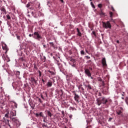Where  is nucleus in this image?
Instances as JSON below:
<instances>
[{
  "label": "nucleus",
  "instance_id": "nucleus-7",
  "mask_svg": "<svg viewBox=\"0 0 128 128\" xmlns=\"http://www.w3.org/2000/svg\"><path fill=\"white\" fill-rule=\"evenodd\" d=\"M16 116V110L10 111V118H12V116Z\"/></svg>",
  "mask_w": 128,
  "mask_h": 128
},
{
  "label": "nucleus",
  "instance_id": "nucleus-56",
  "mask_svg": "<svg viewBox=\"0 0 128 128\" xmlns=\"http://www.w3.org/2000/svg\"><path fill=\"white\" fill-rule=\"evenodd\" d=\"M80 86H79V88H80Z\"/></svg>",
  "mask_w": 128,
  "mask_h": 128
},
{
  "label": "nucleus",
  "instance_id": "nucleus-53",
  "mask_svg": "<svg viewBox=\"0 0 128 128\" xmlns=\"http://www.w3.org/2000/svg\"><path fill=\"white\" fill-rule=\"evenodd\" d=\"M45 94H46V96H47V94H46V93H45Z\"/></svg>",
  "mask_w": 128,
  "mask_h": 128
},
{
  "label": "nucleus",
  "instance_id": "nucleus-26",
  "mask_svg": "<svg viewBox=\"0 0 128 128\" xmlns=\"http://www.w3.org/2000/svg\"><path fill=\"white\" fill-rule=\"evenodd\" d=\"M19 60H20V62H24V60L23 58H19Z\"/></svg>",
  "mask_w": 128,
  "mask_h": 128
},
{
  "label": "nucleus",
  "instance_id": "nucleus-12",
  "mask_svg": "<svg viewBox=\"0 0 128 128\" xmlns=\"http://www.w3.org/2000/svg\"><path fill=\"white\" fill-rule=\"evenodd\" d=\"M46 86L48 88H50L52 86V82H48L46 84Z\"/></svg>",
  "mask_w": 128,
  "mask_h": 128
},
{
  "label": "nucleus",
  "instance_id": "nucleus-38",
  "mask_svg": "<svg viewBox=\"0 0 128 128\" xmlns=\"http://www.w3.org/2000/svg\"><path fill=\"white\" fill-rule=\"evenodd\" d=\"M42 82L44 84L45 81L44 79H42Z\"/></svg>",
  "mask_w": 128,
  "mask_h": 128
},
{
  "label": "nucleus",
  "instance_id": "nucleus-49",
  "mask_svg": "<svg viewBox=\"0 0 128 128\" xmlns=\"http://www.w3.org/2000/svg\"><path fill=\"white\" fill-rule=\"evenodd\" d=\"M44 48H46V45H44Z\"/></svg>",
  "mask_w": 128,
  "mask_h": 128
},
{
  "label": "nucleus",
  "instance_id": "nucleus-41",
  "mask_svg": "<svg viewBox=\"0 0 128 128\" xmlns=\"http://www.w3.org/2000/svg\"><path fill=\"white\" fill-rule=\"evenodd\" d=\"M112 120V118H109V122H110V120Z\"/></svg>",
  "mask_w": 128,
  "mask_h": 128
},
{
  "label": "nucleus",
  "instance_id": "nucleus-8",
  "mask_svg": "<svg viewBox=\"0 0 128 128\" xmlns=\"http://www.w3.org/2000/svg\"><path fill=\"white\" fill-rule=\"evenodd\" d=\"M2 122H5V124H8V126H10V120H6V118L4 117L2 118Z\"/></svg>",
  "mask_w": 128,
  "mask_h": 128
},
{
  "label": "nucleus",
  "instance_id": "nucleus-54",
  "mask_svg": "<svg viewBox=\"0 0 128 128\" xmlns=\"http://www.w3.org/2000/svg\"><path fill=\"white\" fill-rule=\"evenodd\" d=\"M44 122H46V120H44Z\"/></svg>",
  "mask_w": 128,
  "mask_h": 128
},
{
  "label": "nucleus",
  "instance_id": "nucleus-36",
  "mask_svg": "<svg viewBox=\"0 0 128 128\" xmlns=\"http://www.w3.org/2000/svg\"><path fill=\"white\" fill-rule=\"evenodd\" d=\"M39 76H42V72L40 71H39Z\"/></svg>",
  "mask_w": 128,
  "mask_h": 128
},
{
  "label": "nucleus",
  "instance_id": "nucleus-32",
  "mask_svg": "<svg viewBox=\"0 0 128 128\" xmlns=\"http://www.w3.org/2000/svg\"><path fill=\"white\" fill-rule=\"evenodd\" d=\"M85 58H86L87 60H90V57L88 56H86Z\"/></svg>",
  "mask_w": 128,
  "mask_h": 128
},
{
  "label": "nucleus",
  "instance_id": "nucleus-11",
  "mask_svg": "<svg viewBox=\"0 0 128 128\" xmlns=\"http://www.w3.org/2000/svg\"><path fill=\"white\" fill-rule=\"evenodd\" d=\"M31 80L32 84H35L37 82L36 80V79L34 77H31V80Z\"/></svg>",
  "mask_w": 128,
  "mask_h": 128
},
{
  "label": "nucleus",
  "instance_id": "nucleus-42",
  "mask_svg": "<svg viewBox=\"0 0 128 128\" xmlns=\"http://www.w3.org/2000/svg\"><path fill=\"white\" fill-rule=\"evenodd\" d=\"M22 2H26V0H22Z\"/></svg>",
  "mask_w": 128,
  "mask_h": 128
},
{
  "label": "nucleus",
  "instance_id": "nucleus-33",
  "mask_svg": "<svg viewBox=\"0 0 128 128\" xmlns=\"http://www.w3.org/2000/svg\"><path fill=\"white\" fill-rule=\"evenodd\" d=\"M39 116H42V112H41L40 113Z\"/></svg>",
  "mask_w": 128,
  "mask_h": 128
},
{
  "label": "nucleus",
  "instance_id": "nucleus-31",
  "mask_svg": "<svg viewBox=\"0 0 128 128\" xmlns=\"http://www.w3.org/2000/svg\"><path fill=\"white\" fill-rule=\"evenodd\" d=\"M38 101L40 102V104H42V100H40V98H38Z\"/></svg>",
  "mask_w": 128,
  "mask_h": 128
},
{
  "label": "nucleus",
  "instance_id": "nucleus-17",
  "mask_svg": "<svg viewBox=\"0 0 128 128\" xmlns=\"http://www.w3.org/2000/svg\"><path fill=\"white\" fill-rule=\"evenodd\" d=\"M48 116H50V118H52V113L50 112V111H48Z\"/></svg>",
  "mask_w": 128,
  "mask_h": 128
},
{
  "label": "nucleus",
  "instance_id": "nucleus-39",
  "mask_svg": "<svg viewBox=\"0 0 128 128\" xmlns=\"http://www.w3.org/2000/svg\"><path fill=\"white\" fill-rule=\"evenodd\" d=\"M90 62H92V60H90L88 62V64H90Z\"/></svg>",
  "mask_w": 128,
  "mask_h": 128
},
{
  "label": "nucleus",
  "instance_id": "nucleus-15",
  "mask_svg": "<svg viewBox=\"0 0 128 128\" xmlns=\"http://www.w3.org/2000/svg\"><path fill=\"white\" fill-rule=\"evenodd\" d=\"M48 72H50V74H51L52 76H55L56 75V72H52L50 70H48Z\"/></svg>",
  "mask_w": 128,
  "mask_h": 128
},
{
  "label": "nucleus",
  "instance_id": "nucleus-9",
  "mask_svg": "<svg viewBox=\"0 0 128 128\" xmlns=\"http://www.w3.org/2000/svg\"><path fill=\"white\" fill-rule=\"evenodd\" d=\"M74 94V100L77 102H78V98H80V96H78V95L76 94Z\"/></svg>",
  "mask_w": 128,
  "mask_h": 128
},
{
  "label": "nucleus",
  "instance_id": "nucleus-45",
  "mask_svg": "<svg viewBox=\"0 0 128 128\" xmlns=\"http://www.w3.org/2000/svg\"><path fill=\"white\" fill-rule=\"evenodd\" d=\"M90 68V70H92V68Z\"/></svg>",
  "mask_w": 128,
  "mask_h": 128
},
{
  "label": "nucleus",
  "instance_id": "nucleus-40",
  "mask_svg": "<svg viewBox=\"0 0 128 128\" xmlns=\"http://www.w3.org/2000/svg\"><path fill=\"white\" fill-rule=\"evenodd\" d=\"M41 98H42V100H44V96L42 95H41Z\"/></svg>",
  "mask_w": 128,
  "mask_h": 128
},
{
  "label": "nucleus",
  "instance_id": "nucleus-28",
  "mask_svg": "<svg viewBox=\"0 0 128 128\" xmlns=\"http://www.w3.org/2000/svg\"><path fill=\"white\" fill-rule=\"evenodd\" d=\"M92 34H94V36H96V32L94 31H93Z\"/></svg>",
  "mask_w": 128,
  "mask_h": 128
},
{
  "label": "nucleus",
  "instance_id": "nucleus-1",
  "mask_svg": "<svg viewBox=\"0 0 128 128\" xmlns=\"http://www.w3.org/2000/svg\"><path fill=\"white\" fill-rule=\"evenodd\" d=\"M108 102V100L106 99V98H104L97 99V102L98 104V106H100L101 104H106Z\"/></svg>",
  "mask_w": 128,
  "mask_h": 128
},
{
  "label": "nucleus",
  "instance_id": "nucleus-47",
  "mask_svg": "<svg viewBox=\"0 0 128 128\" xmlns=\"http://www.w3.org/2000/svg\"><path fill=\"white\" fill-rule=\"evenodd\" d=\"M65 120H66V122H68V118H65Z\"/></svg>",
  "mask_w": 128,
  "mask_h": 128
},
{
  "label": "nucleus",
  "instance_id": "nucleus-18",
  "mask_svg": "<svg viewBox=\"0 0 128 128\" xmlns=\"http://www.w3.org/2000/svg\"><path fill=\"white\" fill-rule=\"evenodd\" d=\"M9 114H10V112H8L7 113L4 115L5 118H8Z\"/></svg>",
  "mask_w": 128,
  "mask_h": 128
},
{
  "label": "nucleus",
  "instance_id": "nucleus-6",
  "mask_svg": "<svg viewBox=\"0 0 128 128\" xmlns=\"http://www.w3.org/2000/svg\"><path fill=\"white\" fill-rule=\"evenodd\" d=\"M0 10H1L2 14H6V10L4 6L0 7Z\"/></svg>",
  "mask_w": 128,
  "mask_h": 128
},
{
  "label": "nucleus",
  "instance_id": "nucleus-24",
  "mask_svg": "<svg viewBox=\"0 0 128 128\" xmlns=\"http://www.w3.org/2000/svg\"><path fill=\"white\" fill-rule=\"evenodd\" d=\"M98 7L100 8H102V4H98Z\"/></svg>",
  "mask_w": 128,
  "mask_h": 128
},
{
  "label": "nucleus",
  "instance_id": "nucleus-48",
  "mask_svg": "<svg viewBox=\"0 0 128 128\" xmlns=\"http://www.w3.org/2000/svg\"><path fill=\"white\" fill-rule=\"evenodd\" d=\"M90 78H92V80L94 79V78H92V76H90Z\"/></svg>",
  "mask_w": 128,
  "mask_h": 128
},
{
  "label": "nucleus",
  "instance_id": "nucleus-23",
  "mask_svg": "<svg viewBox=\"0 0 128 128\" xmlns=\"http://www.w3.org/2000/svg\"><path fill=\"white\" fill-rule=\"evenodd\" d=\"M80 54L84 56V50H81Z\"/></svg>",
  "mask_w": 128,
  "mask_h": 128
},
{
  "label": "nucleus",
  "instance_id": "nucleus-4",
  "mask_svg": "<svg viewBox=\"0 0 128 128\" xmlns=\"http://www.w3.org/2000/svg\"><path fill=\"white\" fill-rule=\"evenodd\" d=\"M2 48L4 50H6L5 54H8V46L6 44L4 43L2 44Z\"/></svg>",
  "mask_w": 128,
  "mask_h": 128
},
{
  "label": "nucleus",
  "instance_id": "nucleus-59",
  "mask_svg": "<svg viewBox=\"0 0 128 128\" xmlns=\"http://www.w3.org/2000/svg\"><path fill=\"white\" fill-rule=\"evenodd\" d=\"M113 10H114V9H113Z\"/></svg>",
  "mask_w": 128,
  "mask_h": 128
},
{
  "label": "nucleus",
  "instance_id": "nucleus-52",
  "mask_svg": "<svg viewBox=\"0 0 128 128\" xmlns=\"http://www.w3.org/2000/svg\"><path fill=\"white\" fill-rule=\"evenodd\" d=\"M23 65L24 66H26V64L24 63Z\"/></svg>",
  "mask_w": 128,
  "mask_h": 128
},
{
  "label": "nucleus",
  "instance_id": "nucleus-22",
  "mask_svg": "<svg viewBox=\"0 0 128 128\" xmlns=\"http://www.w3.org/2000/svg\"><path fill=\"white\" fill-rule=\"evenodd\" d=\"M6 16L8 20H10V14L6 15Z\"/></svg>",
  "mask_w": 128,
  "mask_h": 128
},
{
  "label": "nucleus",
  "instance_id": "nucleus-14",
  "mask_svg": "<svg viewBox=\"0 0 128 128\" xmlns=\"http://www.w3.org/2000/svg\"><path fill=\"white\" fill-rule=\"evenodd\" d=\"M86 86L88 88V90H92V86L90 84L86 85Z\"/></svg>",
  "mask_w": 128,
  "mask_h": 128
},
{
  "label": "nucleus",
  "instance_id": "nucleus-34",
  "mask_svg": "<svg viewBox=\"0 0 128 128\" xmlns=\"http://www.w3.org/2000/svg\"><path fill=\"white\" fill-rule=\"evenodd\" d=\"M36 118H38V116H40V114L36 113Z\"/></svg>",
  "mask_w": 128,
  "mask_h": 128
},
{
  "label": "nucleus",
  "instance_id": "nucleus-55",
  "mask_svg": "<svg viewBox=\"0 0 128 128\" xmlns=\"http://www.w3.org/2000/svg\"><path fill=\"white\" fill-rule=\"evenodd\" d=\"M70 118H72V116H70Z\"/></svg>",
  "mask_w": 128,
  "mask_h": 128
},
{
  "label": "nucleus",
  "instance_id": "nucleus-19",
  "mask_svg": "<svg viewBox=\"0 0 128 128\" xmlns=\"http://www.w3.org/2000/svg\"><path fill=\"white\" fill-rule=\"evenodd\" d=\"M10 119L12 120V122H16V118H11Z\"/></svg>",
  "mask_w": 128,
  "mask_h": 128
},
{
  "label": "nucleus",
  "instance_id": "nucleus-13",
  "mask_svg": "<svg viewBox=\"0 0 128 128\" xmlns=\"http://www.w3.org/2000/svg\"><path fill=\"white\" fill-rule=\"evenodd\" d=\"M78 34L77 35L78 36H82V32H80V29L78 28H76Z\"/></svg>",
  "mask_w": 128,
  "mask_h": 128
},
{
  "label": "nucleus",
  "instance_id": "nucleus-37",
  "mask_svg": "<svg viewBox=\"0 0 128 128\" xmlns=\"http://www.w3.org/2000/svg\"><path fill=\"white\" fill-rule=\"evenodd\" d=\"M29 36H30V38L32 37V36H34V35L32 34H29Z\"/></svg>",
  "mask_w": 128,
  "mask_h": 128
},
{
  "label": "nucleus",
  "instance_id": "nucleus-58",
  "mask_svg": "<svg viewBox=\"0 0 128 128\" xmlns=\"http://www.w3.org/2000/svg\"><path fill=\"white\" fill-rule=\"evenodd\" d=\"M32 14H34V12H32Z\"/></svg>",
  "mask_w": 128,
  "mask_h": 128
},
{
  "label": "nucleus",
  "instance_id": "nucleus-29",
  "mask_svg": "<svg viewBox=\"0 0 128 128\" xmlns=\"http://www.w3.org/2000/svg\"><path fill=\"white\" fill-rule=\"evenodd\" d=\"M17 39L18 40H20V36H17Z\"/></svg>",
  "mask_w": 128,
  "mask_h": 128
},
{
  "label": "nucleus",
  "instance_id": "nucleus-2",
  "mask_svg": "<svg viewBox=\"0 0 128 128\" xmlns=\"http://www.w3.org/2000/svg\"><path fill=\"white\" fill-rule=\"evenodd\" d=\"M102 27L104 28H112V24L110 21H108L106 22H102Z\"/></svg>",
  "mask_w": 128,
  "mask_h": 128
},
{
  "label": "nucleus",
  "instance_id": "nucleus-16",
  "mask_svg": "<svg viewBox=\"0 0 128 128\" xmlns=\"http://www.w3.org/2000/svg\"><path fill=\"white\" fill-rule=\"evenodd\" d=\"M100 16H104V12L102 11H100Z\"/></svg>",
  "mask_w": 128,
  "mask_h": 128
},
{
  "label": "nucleus",
  "instance_id": "nucleus-10",
  "mask_svg": "<svg viewBox=\"0 0 128 128\" xmlns=\"http://www.w3.org/2000/svg\"><path fill=\"white\" fill-rule=\"evenodd\" d=\"M102 62L104 66H106V58H102Z\"/></svg>",
  "mask_w": 128,
  "mask_h": 128
},
{
  "label": "nucleus",
  "instance_id": "nucleus-3",
  "mask_svg": "<svg viewBox=\"0 0 128 128\" xmlns=\"http://www.w3.org/2000/svg\"><path fill=\"white\" fill-rule=\"evenodd\" d=\"M34 38H36V40H42V38L40 35V33L38 32H34Z\"/></svg>",
  "mask_w": 128,
  "mask_h": 128
},
{
  "label": "nucleus",
  "instance_id": "nucleus-57",
  "mask_svg": "<svg viewBox=\"0 0 128 128\" xmlns=\"http://www.w3.org/2000/svg\"><path fill=\"white\" fill-rule=\"evenodd\" d=\"M80 86H79V88H80Z\"/></svg>",
  "mask_w": 128,
  "mask_h": 128
},
{
  "label": "nucleus",
  "instance_id": "nucleus-27",
  "mask_svg": "<svg viewBox=\"0 0 128 128\" xmlns=\"http://www.w3.org/2000/svg\"><path fill=\"white\" fill-rule=\"evenodd\" d=\"M116 112H117L118 114L120 115V114H122V111L119 110V111H118Z\"/></svg>",
  "mask_w": 128,
  "mask_h": 128
},
{
  "label": "nucleus",
  "instance_id": "nucleus-21",
  "mask_svg": "<svg viewBox=\"0 0 128 128\" xmlns=\"http://www.w3.org/2000/svg\"><path fill=\"white\" fill-rule=\"evenodd\" d=\"M110 18H112V16H114V13L112 12H110Z\"/></svg>",
  "mask_w": 128,
  "mask_h": 128
},
{
  "label": "nucleus",
  "instance_id": "nucleus-50",
  "mask_svg": "<svg viewBox=\"0 0 128 128\" xmlns=\"http://www.w3.org/2000/svg\"><path fill=\"white\" fill-rule=\"evenodd\" d=\"M120 110H122V108H120Z\"/></svg>",
  "mask_w": 128,
  "mask_h": 128
},
{
  "label": "nucleus",
  "instance_id": "nucleus-25",
  "mask_svg": "<svg viewBox=\"0 0 128 128\" xmlns=\"http://www.w3.org/2000/svg\"><path fill=\"white\" fill-rule=\"evenodd\" d=\"M2 58L3 60H6V54H3L2 55Z\"/></svg>",
  "mask_w": 128,
  "mask_h": 128
},
{
  "label": "nucleus",
  "instance_id": "nucleus-30",
  "mask_svg": "<svg viewBox=\"0 0 128 128\" xmlns=\"http://www.w3.org/2000/svg\"><path fill=\"white\" fill-rule=\"evenodd\" d=\"M50 46H54V42H50Z\"/></svg>",
  "mask_w": 128,
  "mask_h": 128
},
{
  "label": "nucleus",
  "instance_id": "nucleus-46",
  "mask_svg": "<svg viewBox=\"0 0 128 128\" xmlns=\"http://www.w3.org/2000/svg\"><path fill=\"white\" fill-rule=\"evenodd\" d=\"M86 52H87V54H88V50H86Z\"/></svg>",
  "mask_w": 128,
  "mask_h": 128
},
{
  "label": "nucleus",
  "instance_id": "nucleus-35",
  "mask_svg": "<svg viewBox=\"0 0 128 128\" xmlns=\"http://www.w3.org/2000/svg\"><path fill=\"white\" fill-rule=\"evenodd\" d=\"M30 4H27L26 8H30Z\"/></svg>",
  "mask_w": 128,
  "mask_h": 128
},
{
  "label": "nucleus",
  "instance_id": "nucleus-60",
  "mask_svg": "<svg viewBox=\"0 0 128 128\" xmlns=\"http://www.w3.org/2000/svg\"><path fill=\"white\" fill-rule=\"evenodd\" d=\"M82 90H84V88H82Z\"/></svg>",
  "mask_w": 128,
  "mask_h": 128
},
{
  "label": "nucleus",
  "instance_id": "nucleus-5",
  "mask_svg": "<svg viewBox=\"0 0 128 128\" xmlns=\"http://www.w3.org/2000/svg\"><path fill=\"white\" fill-rule=\"evenodd\" d=\"M84 72L86 76H88V78H90L92 76V73L88 69H84Z\"/></svg>",
  "mask_w": 128,
  "mask_h": 128
},
{
  "label": "nucleus",
  "instance_id": "nucleus-43",
  "mask_svg": "<svg viewBox=\"0 0 128 128\" xmlns=\"http://www.w3.org/2000/svg\"><path fill=\"white\" fill-rule=\"evenodd\" d=\"M116 42H117V44H120V41L118 40H117Z\"/></svg>",
  "mask_w": 128,
  "mask_h": 128
},
{
  "label": "nucleus",
  "instance_id": "nucleus-44",
  "mask_svg": "<svg viewBox=\"0 0 128 128\" xmlns=\"http://www.w3.org/2000/svg\"><path fill=\"white\" fill-rule=\"evenodd\" d=\"M61 2H64V0H60Z\"/></svg>",
  "mask_w": 128,
  "mask_h": 128
},
{
  "label": "nucleus",
  "instance_id": "nucleus-51",
  "mask_svg": "<svg viewBox=\"0 0 128 128\" xmlns=\"http://www.w3.org/2000/svg\"><path fill=\"white\" fill-rule=\"evenodd\" d=\"M86 128H90V126H87Z\"/></svg>",
  "mask_w": 128,
  "mask_h": 128
},
{
  "label": "nucleus",
  "instance_id": "nucleus-20",
  "mask_svg": "<svg viewBox=\"0 0 128 128\" xmlns=\"http://www.w3.org/2000/svg\"><path fill=\"white\" fill-rule=\"evenodd\" d=\"M90 4H91V6H92V8H96V6H94V5L92 3V2H91Z\"/></svg>",
  "mask_w": 128,
  "mask_h": 128
}]
</instances>
